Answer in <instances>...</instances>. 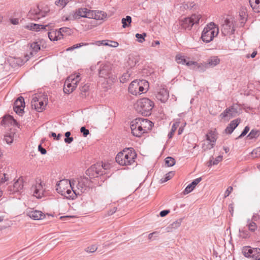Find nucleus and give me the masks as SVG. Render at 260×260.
<instances>
[{
  "label": "nucleus",
  "mask_w": 260,
  "mask_h": 260,
  "mask_svg": "<svg viewBox=\"0 0 260 260\" xmlns=\"http://www.w3.org/2000/svg\"><path fill=\"white\" fill-rule=\"evenodd\" d=\"M100 82L103 85L105 90H108L116 81V77L111 72V67L109 64H104L100 67L99 70Z\"/></svg>",
  "instance_id": "f257e3e1"
},
{
  "label": "nucleus",
  "mask_w": 260,
  "mask_h": 260,
  "mask_svg": "<svg viewBox=\"0 0 260 260\" xmlns=\"http://www.w3.org/2000/svg\"><path fill=\"white\" fill-rule=\"evenodd\" d=\"M137 154L134 148H125L119 152L116 157V161L121 166L133 165L136 162Z\"/></svg>",
  "instance_id": "f03ea898"
},
{
  "label": "nucleus",
  "mask_w": 260,
  "mask_h": 260,
  "mask_svg": "<svg viewBox=\"0 0 260 260\" xmlns=\"http://www.w3.org/2000/svg\"><path fill=\"white\" fill-rule=\"evenodd\" d=\"M153 107V101L148 98H143L138 101L135 108L138 113L145 116H148L151 114Z\"/></svg>",
  "instance_id": "7ed1b4c3"
},
{
  "label": "nucleus",
  "mask_w": 260,
  "mask_h": 260,
  "mask_svg": "<svg viewBox=\"0 0 260 260\" xmlns=\"http://www.w3.org/2000/svg\"><path fill=\"white\" fill-rule=\"evenodd\" d=\"M218 28L213 22H210L204 28L201 38L204 42H210L218 34Z\"/></svg>",
  "instance_id": "20e7f679"
},
{
  "label": "nucleus",
  "mask_w": 260,
  "mask_h": 260,
  "mask_svg": "<svg viewBox=\"0 0 260 260\" xmlns=\"http://www.w3.org/2000/svg\"><path fill=\"white\" fill-rule=\"evenodd\" d=\"M79 74L71 75L66 80L63 91L66 94L72 92L77 86L78 83L80 81Z\"/></svg>",
  "instance_id": "39448f33"
},
{
  "label": "nucleus",
  "mask_w": 260,
  "mask_h": 260,
  "mask_svg": "<svg viewBox=\"0 0 260 260\" xmlns=\"http://www.w3.org/2000/svg\"><path fill=\"white\" fill-rule=\"evenodd\" d=\"M201 18L200 15L193 14L190 17L185 18L182 20L181 25L184 29L189 30L194 24L199 23Z\"/></svg>",
  "instance_id": "423d86ee"
},
{
  "label": "nucleus",
  "mask_w": 260,
  "mask_h": 260,
  "mask_svg": "<svg viewBox=\"0 0 260 260\" xmlns=\"http://www.w3.org/2000/svg\"><path fill=\"white\" fill-rule=\"evenodd\" d=\"M235 27L233 20L226 18L222 25L221 31L224 36L233 34L235 32Z\"/></svg>",
  "instance_id": "0eeeda50"
},
{
  "label": "nucleus",
  "mask_w": 260,
  "mask_h": 260,
  "mask_svg": "<svg viewBox=\"0 0 260 260\" xmlns=\"http://www.w3.org/2000/svg\"><path fill=\"white\" fill-rule=\"evenodd\" d=\"M140 119L136 118L131 123V129L132 134L137 137H140L144 132L139 122Z\"/></svg>",
  "instance_id": "6e6552de"
},
{
  "label": "nucleus",
  "mask_w": 260,
  "mask_h": 260,
  "mask_svg": "<svg viewBox=\"0 0 260 260\" xmlns=\"http://www.w3.org/2000/svg\"><path fill=\"white\" fill-rule=\"evenodd\" d=\"M23 184L21 179H18L13 184H10L8 187L7 191L10 194L20 192L23 189Z\"/></svg>",
  "instance_id": "1a4fd4ad"
},
{
  "label": "nucleus",
  "mask_w": 260,
  "mask_h": 260,
  "mask_svg": "<svg viewBox=\"0 0 260 260\" xmlns=\"http://www.w3.org/2000/svg\"><path fill=\"white\" fill-rule=\"evenodd\" d=\"M238 114L237 107L235 105H232L228 108H226L224 111L220 115V117L222 119L229 120L237 116Z\"/></svg>",
  "instance_id": "9d476101"
},
{
  "label": "nucleus",
  "mask_w": 260,
  "mask_h": 260,
  "mask_svg": "<svg viewBox=\"0 0 260 260\" xmlns=\"http://www.w3.org/2000/svg\"><path fill=\"white\" fill-rule=\"evenodd\" d=\"M48 11H42L40 9L39 6L31 9L28 12V16L31 19L38 20L41 18L46 16Z\"/></svg>",
  "instance_id": "9b49d317"
},
{
  "label": "nucleus",
  "mask_w": 260,
  "mask_h": 260,
  "mask_svg": "<svg viewBox=\"0 0 260 260\" xmlns=\"http://www.w3.org/2000/svg\"><path fill=\"white\" fill-rule=\"evenodd\" d=\"M89 180L87 178L81 179L78 181L76 186L77 189H75L77 196H80L83 193H85L89 189Z\"/></svg>",
  "instance_id": "f8f14e48"
},
{
  "label": "nucleus",
  "mask_w": 260,
  "mask_h": 260,
  "mask_svg": "<svg viewBox=\"0 0 260 260\" xmlns=\"http://www.w3.org/2000/svg\"><path fill=\"white\" fill-rule=\"evenodd\" d=\"M103 169L100 165H94L86 171V174L90 177H98L104 173V170Z\"/></svg>",
  "instance_id": "ddd939ff"
},
{
  "label": "nucleus",
  "mask_w": 260,
  "mask_h": 260,
  "mask_svg": "<svg viewBox=\"0 0 260 260\" xmlns=\"http://www.w3.org/2000/svg\"><path fill=\"white\" fill-rule=\"evenodd\" d=\"M206 140L208 141V144L206 145V148L205 147V144H203L202 148L205 150L206 149H211L214 146L216 138L214 133L211 131L206 135Z\"/></svg>",
  "instance_id": "4468645a"
},
{
  "label": "nucleus",
  "mask_w": 260,
  "mask_h": 260,
  "mask_svg": "<svg viewBox=\"0 0 260 260\" xmlns=\"http://www.w3.org/2000/svg\"><path fill=\"white\" fill-rule=\"evenodd\" d=\"M71 184V181L67 179L61 180L56 184V190L60 194H64L65 190L70 188Z\"/></svg>",
  "instance_id": "2eb2a0df"
},
{
  "label": "nucleus",
  "mask_w": 260,
  "mask_h": 260,
  "mask_svg": "<svg viewBox=\"0 0 260 260\" xmlns=\"http://www.w3.org/2000/svg\"><path fill=\"white\" fill-rule=\"evenodd\" d=\"M31 190L33 191V195L37 198H41L44 194V188L41 182H37L31 187Z\"/></svg>",
  "instance_id": "dca6fc26"
},
{
  "label": "nucleus",
  "mask_w": 260,
  "mask_h": 260,
  "mask_svg": "<svg viewBox=\"0 0 260 260\" xmlns=\"http://www.w3.org/2000/svg\"><path fill=\"white\" fill-rule=\"evenodd\" d=\"M27 215L34 220L43 219L45 217V215L42 212L33 209L28 211Z\"/></svg>",
  "instance_id": "f3484780"
},
{
  "label": "nucleus",
  "mask_w": 260,
  "mask_h": 260,
  "mask_svg": "<svg viewBox=\"0 0 260 260\" xmlns=\"http://www.w3.org/2000/svg\"><path fill=\"white\" fill-rule=\"evenodd\" d=\"M138 118L140 119L139 122H140V124L142 126V129H143L144 133H147L148 131H150L152 128L153 125L152 122L147 119L142 118Z\"/></svg>",
  "instance_id": "a211bd4d"
},
{
  "label": "nucleus",
  "mask_w": 260,
  "mask_h": 260,
  "mask_svg": "<svg viewBox=\"0 0 260 260\" xmlns=\"http://www.w3.org/2000/svg\"><path fill=\"white\" fill-rule=\"evenodd\" d=\"M88 16H89V18L91 19L103 20L106 18L107 14L104 12L101 11H91Z\"/></svg>",
  "instance_id": "6ab92c4d"
},
{
  "label": "nucleus",
  "mask_w": 260,
  "mask_h": 260,
  "mask_svg": "<svg viewBox=\"0 0 260 260\" xmlns=\"http://www.w3.org/2000/svg\"><path fill=\"white\" fill-rule=\"evenodd\" d=\"M156 98L158 100L165 103L168 99L169 92L166 89H160L156 94Z\"/></svg>",
  "instance_id": "aec40b11"
},
{
  "label": "nucleus",
  "mask_w": 260,
  "mask_h": 260,
  "mask_svg": "<svg viewBox=\"0 0 260 260\" xmlns=\"http://www.w3.org/2000/svg\"><path fill=\"white\" fill-rule=\"evenodd\" d=\"M202 180V177L198 178L194 180H193L191 183L188 184L184 191L183 193L184 194H187L190 193L191 191L193 190V189L195 188L196 185Z\"/></svg>",
  "instance_id": "412c9836"
},
{
  "label": "nucleus",
  "mask_w": 260,
  "mask_h": 260,
  "mask_svg": "<svg viewBox=\"0 0 260 260\" xmlns=\"http://www.w3.org/2000/svg\"><path fill=\"white\" fill-rule=\"evenodd\" d=\"M27 27L30 29V30H35L37 31H40L42 30H49L50 28V25H41L35 23H31L30 25H28Z\"/></svg>",
  "instance_id": "4be33fe9"
},
{
  "label": "nucleus",
  "mask_w": 260,
  "mask_h": 260,
  "mask_svg": "<svg viewBox=\"0 0 260 260\" xmlns=\"http://www.w3.org/2000/svg\"><path fill=\"white\" fill-rule=\"evenodd\" d=\"M240 122V119L239 118L232 120L226 127L225 129V133L229 134H232L233 131L239 125Z\"/></svg>",
  "instance_id": "5701e85b"
},
{
  "label": "nucleus",
  "mask_w": 260,
  "mask_h": 260,
  "mask_svg": "<svg viewBox=\"0 0 260 260\" xmlns=\"http://www.w3.org/2000/svg\"><path fill=\"white\" fill-rule=\"evenodd\" d=\"M220 62V59L217 56H211L209 58L206 62L208 68H214Z\"/></svg>",
  "instance_id": "b1692460"
},
{
  "label": "nucleus",
  "mask_w": 260,
  "mask_h": 260,
  "mask_svg": "<svg viewBox=\"0 0 260 260\" xmlns=\"http://www.w3.org/2000/svg\"><path fill=\"white\" fill-rule=\"evenodd\" d=\"M239 17L241 26H243L248 17L247 9L241 7L239 11Z\"/></svg>",
  "instance_id": "393cba45"
},
{
  "label": "nucleus",
  "mask_w": 260,
  "mask_h": 260,
  "mask_svg": "<svg viewBox=\"0 0 260 260\" xmlns=\"http://www.w3.org/2000/svg\"><path fill=\"white\" fill-rule=\"evenodd\" d=\"M76 192L75 189L73 188L72 184H71V187L65 190L64 194H62L61 195L69 199H74L77 196Z\"/></svg>",
  "instance_id": "a878e982"
},
{
  "label": "nucleus",
  "mask_w": 260,
  "mask_h": 260,
  "mask_svg": "<svg viewBox=\"0 0 260 260\" xmlns=\"http://www.w3.org/2000/svg\"><path fill=\"white\" fill-rule=\"evenodd\" d=\"M30 49L31 50L29 54L28 55L29 57L34 54H36L41 49L40 44L38 42H34L30 43Z\"/></svg>",
  "instance_id": "bb28decb"
},
{
  "label": "nucleus",
  "mask_w": 260,
  "mask_h": 260,
  "mask_svg": "<svg viewBox=\"0 0 260 260\" xmlns=\"http://www.w3.org/2000/svg\"><path fill=\"white\" fill-rule=\"evenodd\" d=\"M139 81L137 80L133 81L129 84L128 87V91L133 95H137V91Z\"/></svg>",
  "instance_id": "cd10ccee"
},
{
  "label": "nucleus",
  "mask_w": 260,
  "mask_h": 260,
  "mask_svg": "<svg viewBox=\"0 0 260 260\" xmlns=\"http://www.w3.org/2000/svg\"><path fill=\"white\" fill-rule=\"evenodd\" d=\"M79 18H80V17L79 16L78 11L77 10H76L75 11L71 12L68 16H64L63 17V20L65 21L74 20Z\"/></svg>",
  "instance_id": "c85d7f7f"
},
{
  "label": "nucleus",
  "mask_w": 260,
  "mask_h": 260,
  "mask_svg": "<svg viewBox=\"0 0 260 260\" xmlns=\"http://www.w3.org/2000/svg\"><path fill=\"white\" fill-rule=\"evenodd\" d=\"M79 17H85L89 18V13L91 10H88L87 8H79L77 9Z\"/></svg>",
  "instance_id": "c756f323"
},
{
  "label": "nucleus",
  "mask_w": 260,
  "mask_h": 260,
  "mask_svg": "<svg viewBox=\"0 0 260 260\" xmlns=\"http://www.w3.org/2000/svg\"><path fill=\"white\" fill-rule=\"evenodd\" d=\"M143 85L144 86H148V82L145 80L139 81V86H138V91L137 92V94H141L142 92H144V91L145 90V88L143 87Z\"/></svg>",
  "instance_id": "7c9ffc66"
},
{
  "label": "nucleus",
  "mask_w": 260,
  "mask_h": 260,
  "mask_svg": "<svg viewBox=\"0 0 260 260\" xmlns=\"http://www.w3.org/2000/svg\"><path fill=\"white\" fill-rule=\"evenodd\" d=\"M1 122L3 124H6V123H10L11 124L13 123L16 124H17V121L14 119L13 117L9 115L5 116Z\"/></svg>",
  "instance_id": "2f4dec72"
},
{
  "label": "nucleus",
  "mask_w": 260,
  "mask_h": 260,
  "mask_svg": "<svg viewBox=\"0 0 260 260\" xmlns=\"http://www.w3.org/2000/svg\"><path fill=\"white\" fill-rule=\"evenodd\" d=\"M253 248L250 246H245L242 249V253L245 257L251 258V255H252Z\"/></svg>",
  "instance_id": "473e14b6"
},
{
  "label": "nucleus",
  "mask_w": 260,
  "mask_h": 260,
  "mask_svg": "<svg viewBox=\"0 0 260 260\" xmlns=\"http://www.w3.org/2000/svg\"><path fill=\"white\" fill-rule=\"evenodd\" d=\"M193 69L198 70L199 72H203L205 71L206 69H208V68L206 64V63L204 62L202 63H198L197 62V64H196Z\"/></svg>",
  "instance_id": "72a5a7b5"
},
{
  "label": "nucleus",
  "mask_w": 260,
  "mask_h": 260,
  "mask_svg": "<svg viewBox=\"0 0 260 260\" xmlns=\"http://www.w3.org/2000/svg\"><path fill=\"white\" fill-rule=\"evenodd\" d=\"M251 258L253 260H260V248H253L252 255H251Z\"/></svg>",
  "instance_id": "f704fd0d"
},
{
  "label": "nucleus",
  "mask_w": 260,
  "mask_h": 260,
  "mask_svg": "<svg viewBox=\"0 0 260 260\" xmlns=\"http://www.w3.org/2000/svg\"><path fill=\"white\" fill-rule=\"evenodd\" d=\"M122 27L126 28L128 27L132 22V18L129 16H126L125 18H123L121 20Z\"/></svg>",
  "instance_id": "c9c22d12"
},
{
  "label": "nucleus",
  "mask_w": 260,
  "mask_h": 260,
  "mask_svg": "<svg viewBox=\"0 0 260 260\" xmlns=\"http://www.w3.org/2000/svg\"><path fill=\"white\" fill-rule=\"evenodd\" d=\"M37 106H34V107L38 112H42L44 109H45L46 107V104H44V102L40 100V101L36 104Z\"/></svg>",
  "instance_id": "e433bc0d"
},
{
  "label": "nucleus",
  "mask_w": 260,
  "mask_h": 260,
  "mask_svg": "<svg viewBox=\"0 0 260 260\" xmlns=\"http://www.w3.org/2000/svg\"><path fill=\"white\" fill-rule=\"evenodd\" d=\"M247 226L248 228V229L251 232H255L257 230V225L256 223L251 220H248Z\"/></svg>",
  "instance_id": "4c0bfd02"
},
{
  "label": "nucleus",
  "mask_w": 260,
  "mask_h": 260,
  "mask_svg": "<svg viewBox=\"0 0 260 260\" xmlns=\"http://www.w3.org/2000/svg\"><path fill=\"white\" fill-rule=\"evenodd\" d=\"M14 104L17 106H20L24 108L25 103L23 98L22 96H19L18 98L14 102Z\"/></svg>",
  "instance_id": "58836bf2"
},
{
  "label": "nucleus",
  "mask_w": 260,
  "mask_h": 260,
  "mask_svg": "<svg viewBox=\"0 0 260 260\" xmlns=\"http://www.w3.org/2000/svg\"><path fill=\"white\" fill-rule=\"evenodd\" d=\"M69 2V0H58L55 1V4L58 7L63 8Z\"/></svg>",
  "instance_id": "ea45409f"
},
{
  "label": "nucleus",
  "mask_w": 260,
  "mask_h": 260,
  "mask_svg": "<svg viewBox=\"0 0 260 260\" xmlns=\"http://www.w3.org/2000/svg\"><path fill=\"white\" fill-rule=\"evenodd\" d=\"M89 44V43H80L79 44L74 45L72 47L68 48L66 49V51H73L75 49L78 48L83 46H87V45H88Z\"/></svg>",
  "instance_id": "a19ab883"
},
{
  "label": "nucleus",
  "mask_w": 260,
  "mask_h": 260,
  "mask_svg": "<svg viewBox=\"0 0 260 260\" xmlns=\"http://www.w3.org/2000/svg\"><path fill=\"white\" fill-rule=\"evenodd\" d=\"M165 163L168 167H172L175 164V160L172 157H167L165 159Z\"/></svg>",
  "instance_id": "79ce46f5"
},
{
  "label": "nucleus",
  "mask_w": 260,
  "mask_h": 260,
  "mask_svg": "<svg viewBox=\"0 0 260 260\" xmlns=\"http://www.w3.org/2000/svg\"><path fill=\"white\" fill-rule=\"evenodd\" d=\"M130 78V74L128 73V72H127L125 73H124L122 76L120 78V81L121 83H125L128 80H129V79Z\"/></svg>",
  "instance_id": "37998d69"
},
{
  "label": "nucleus",
  "mask_w": 260,
  "mask_h": 260,
  "mask_svg": "<svg viewBox=\"0 0 260 260\" xmlns=\"http://www.w3.org/2000/svg\"><path fill=\"white\" fill-rule=\"evenodd\" d=\"M239 236L241 238L247 239L250 237V234L249 232L246 230H239Z\"/></svg>",
  "instance_id": "c03bdc74"
},
{
  "label": "nucleus",
  "mask_w": 260,
  "mask_h": 260,
  "mask_svg": "<svg viewBox=\"0 0 260 260\" xmlns=\"http://www.w3.org/2000/svg\"><path fill=\"white\" fill-rule=\"evenodd\" d=\"M48 38L51 41H57V37L56 36V32L55 30H53L51 31L48 32Z\"/></svg>",
  "instance_id": "a18cd8bd"
},
{
  "label": "nucleus",
  "mask_w": 260,
  "mask_h": 260,
  "mask_svg": "<svg viewBox=\"0 0 260 260\" xmlns=\"http://www.w3.org/2000/svg\"><path fill=\"white\" fill-rule=\"evenodd\" d=\"M4 141L8 144H11L13 141V136L11 134H6L4 137Z\"/></svg>",
  "instance_id": "49530a36"
},
{
  "label": "nucleus",
  "mask_w": 260,
  "mask_h": 260,
  "mask_svg": "<svg viewBox=\"0 0 260 260\" xmlns=\"http://www.w3.org/2000/svg\"><path fill=\"white\" fill-rule=\"evenodd\" d=\"M175 60L178 63L183 64H185L186 61L184 56L180 55H177L176 56Z\"/></svg>",
  "instance_id": "de8ad7c7"
},
{
  "label": "nucleus",
  "mask_w": 260,
  "mask_h": 260,
  "mask_svg": "<svg viewBox=\"0 0 260 260\" xmlns=\"http://www.w3.org/2000/svg\"><path fill=\"white\" fill-rule=\"evenodd\" d=\"M181 221H182L181 219H178L171 224L168 228H171V229H176L180 226Z\"/></svg>",
  "instance_id": "09e8293b"
},
{
  "label": "nucleus",
  "mask_w": 260,
  "mask_h": 260,
  "mask_svg": "<svg viewBox=\"0 0 260 260\" xmlns=\"http://www.w3.org/2000/svg\"><path fill=\"white\" fill-rule=\"evenodd\" d=\"M252 10L256 13L260 12V0H256L252 7Z\"/></svg>",
  "instance_id": "8fccbe9b"
},
{
  "label": "nucleus",
  "mask_w": 260,
  "mask_h": 260,
  "mask_svg": "<svg viewBox=\"0 0 260 260\" xmlns=\"http://www.w3.org/2000/svg\"><path fill=\"white\" fill-rule=\"evenodd\" d=\"M259 136V131L252 129L248 135L249 139L257 138Z\"/></svg>",
  "instance_id": "3c124183"
},
{
  "label": "nucleus",
  "mask_w": 260,
  "mask_h": 260,
  "mask_svg": "<svg viewBox=\"0 0 260 260\" xmlns=\"http://www.w3.org/2000/svg\"><path fill=\"white\" fill-rule=\"evenodd\" d=\"M70 132H67L64 134V136L66 137V138L64 139V142L68 144L71 143L73 141V138L70 137Z\"/></svg>",
  "instance_id": "603ef678"
},
{
  "label": "nucleus",
  "mask_w": 260,
  "mask_h": 260,
  "mask_svg": "<svg viewBox=\"0 0 260 260\" xmlns=\"http://www.w3.org/2000/svg\"><path fill=\"white\" fill-rule=\"evenodd\" d=\"M146 34L145 32L142 34H136V37L137 38L139 42L143 43L145 41V37L146 36Z\"/></svg>",
  "instance_id": "864d4df0"
},
{
  "label": "nucleus",
  "mask_w": 260,
  "mask_h": 260,
  "mask_svg": "<svg viewBox=\"0 0 260 260\" xmlns=\"http://www.w3.org/2000/svg\"><path fill=\"white\" fill-rule=\"evenodd\" d=\"M98 249V246L96 245H91L85 249V251L88 253H93Z\"/></svg>",
  "instance_id": "5fc2aeb1"
},
{
  "label": "nucleus",
  "mask_w": 260,
  "mask_h": 260,
  "mask_svg": "<svg viewBox=\"0 0 260 260\" xmlns=\"http://www.w3.org/2000/svg\"><path fill=\"white\" fill-rule=\"evenodd\" d=\"M14 111L18 114L20 115L24 112V108L20 106H17L16 105L13 106Z\"/></svg>",
  "instance_id": "6e6d98bb"
},
{
  "label": "nucleus",
  "mask_w": 260,
  "mask_h": 260,
  "mask_svg": "<svg viewBox=\"0 0 260 260\" xmlns=\"http://www.w3.org/2000/svg\"><path fill=\"white\" fill-rule=\"evenodd\" d=\"M251 154L253 157H260V146L254 149L251 152Z\"/></svg>",
  "instance_id": "4d7b16f0"
},
{
  "label": "nucleus",
  "mask_w": 260,
  "mask_h": 260,
  "mask_svg": "<svg viewBox=\"0 0 260 260\" xmlns=\"http://www.w3.org/2000/svg\"><path fill=\"white\" fill-rule=\"evenodd\" d=\"M158 234L159 232L156 231L152 232L148 235V238L150 240H154L157 238Z\"/></svg>",
  "instance_id": "13d9d810"
},
{
  "label": "nucleus",
  "mask_w": 260,
  "mask_h": 260,
  "mask_svg": "<svg viewBox=\"0 0 260 260\" xmlns=\"http://www.w3.org/2000/svg\"><path fill=\"white\" fill-rule=\"evenodd\" d=\"M90 44L95 45L96 46H101V45L110 46V44L108 42H107L106 40L98 41L94 43H92Z\"/></svg>",
  "instance_id": "bf43d9fd"
},
{
  "label": "nucleus",
  "mask_w": 260,
  "mask_h": 260,
  "mask_svg": "<svg viewBox=\"0 0 260 260\" xmlns=\"http://www.w3.org/2000/svg\"><path fill=\"white\" fill-rule=\"evenodd\" d=\"M176 129H177V126L175 125V124H173V125L172 126L171 130L170 132L168 134V135L169 139H171L172 138Z\"/></svg>",
  "instance_id": "052dcab7"
},
{
  "label": "nucleus",
  "mask_w": 260,
  "mask_h": 260,
  "mask_svg": "<svg viewBox=\"0 0 260 260\" xmlns=\"http://www.w3.org/2000/svg\"><path fill=\"white\" fill-rule=\"evenodd\" d=\"M60 30L61 31V32L63 35L64 34L66 35H69L71 34V32H70L71 30L69 27H63L60 28Z\"/></svg>",
  "instance_id": "680f3d73"
},
{
  "label": "nucleus",
  "mask_w": 260,
  "mask_h": 260,
  "mask_svg": "<svg viewBox=\"0 0 260 260\" xmlns=\"http://www.w3.org/2000/svg\"><path fill=\"white\" fill-rule=\"evenodd\" d=\"M172 175H173V173L172 172H170L166 174V176H165V178L164 179V180H162V179H161V182H166V181L169 180L171 178Z\"/></svg>",
  "instance_id": "e2e57ef3"
},
{
  "label": "nucleus",
  "mask_w": 260,
  "mask_h": 260,
  "mask_svg": "<svg viewBox=\"0 0 260 260\" xmlns=\"http://www.w3.org/2000/svg\"><path fill=\"white\" fill-rule=\"evenodd\" d=\"M80 132L83 134L84 137H86L89 134V130L86 129L84 126H82L80 128Z\"/></svg>",
  "instance_id": "0e129e2a"
},
{
  "label": "nucleus",
  "mask_w": 260,
  "mask_h": 260,
  "mask_svg": "<svg viewBox=\"0 0 260 260\" xmlns=\"http://www.w3.org/2000/svg\"><path fill=\"white\" fill-rule=\"evenodd\" d=\"M249 131V127L248 126H245L244 129H243V131H242V133L238 137V138H240L244 137L247 134V133Z\"/></svg>",
  "instance_id": "69168bd1"
},
{
  "label": "nucleus",
  "mask_w": 260,
  "mask_h": 260,
  "mask_svg": "<svg viewBox=\"0 0 260 260\" xmlns=\"http://www.w3.org/2000/svg\"><path fill=\"white\" fill-rule=\"evenodd\" d=\"M3 177L0 178V183H3L9 180L8 175L5 173L3 174Z\"/></svg>",
  "instance_id": "338daca9"
},
{
  "label": "nucleus",
  "mask_w": 260,
  "mask_h": 260,
  "mask_svg": "<svg viewBox=\"0 0 260 260\" xmlns=\"http://www.w3.org/2000/svg\"><path fill=\"white\" fill-rule=\"evenodd\" d=\"M40 99L38 98L37 96H35L32 98L31 102V106L32 107L37 106L36 104L40 101Z\"/></svg>",
  "instance_id": "774afa93"
}]
</instances>
